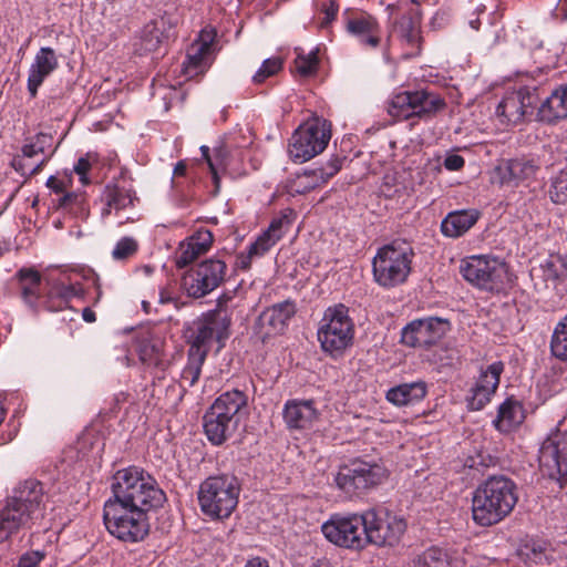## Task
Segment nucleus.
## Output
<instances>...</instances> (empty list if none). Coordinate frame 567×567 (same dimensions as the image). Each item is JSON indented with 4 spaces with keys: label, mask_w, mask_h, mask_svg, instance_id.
Segmentation results:
<instances>
[{
    "label": "nucleus",
    "mask_w": 567,
    "mask_h": 567,
    "mask_svg": "<svg viewBox=\"0 0 567 567\" xmlns=\"http://www.w3.org/2000/svg\"><path fill=\"white\" fill-rule=\"evenodd\" d=\"M45 502L47 496L40 482L27 480L20 483L0 508V542L41 519Z\"/></svg>",
    "instance_id": "obj_1"
},
{
    "label": "nucleus",
    "mask_w": 567,
    "mask_h": 567,
    "mask_svg": "<svg viewBox=\"0 0 567 567\" xmlns=\"http://www.w3.org/2000/svg\"><path fill=\"white\" fill-rule=\"evenodd\" d=\"M518 501L515 483L503 475L491 476L474 492L472 516L481 526H492L508 516Z\"/></svg>",
    "instance_id": "obj_2"
},
{
    "label": "nucleus",
    "mask_w": 567,
    "mask_h": 567,
    "mask_svg": "<svg viewBox=\"0 0 567 567\" xmlns=\"http://www.w3.org/2000/svg\"><path fill=\"white\" fill-rule=\"evenodd\" d=\"M112 492V499L132 506L136 505L144 511L161 506L166 498L155 478L136 466H130L115 473Z\"/></svg>",
    "instance_id": "obj_3"
},
{
    "label": "nucleus",
    "mask_w": 567,
    "mask_h": 567,
    "mask_svg": "<svg viewBox=\"0 0 567 567\" xmlns=\"http://www.w3.org/2000/svg\"><path fill=\"white\" fill-rule=\"evenodd\" d=\"M247 396L239 390L220 394L204 415V431L214 445L229 439L237 430Z\"/></svg>",
    "instance_id": "obj_4"
},
{
    "label": "nucleus",
    "mask_w": 567,
    "mask_h": 567,
    "mask_svg": "<svg viewBox=\"0 0 567 567\" xmlns=\"http://www.w3.org/2000/svg\"><path fill=\"white\" fill-rule=\"evenodd\" d=\"M103 518L107 532L125 543L141 542L150 532L146 511L136 505L109 498L104 504Z\"/></svg>",
    "instance_id": "obj_5"
},
{
    "label": "nucleus",
    "mask_w": 567,
    "mask_h": 567,
    "mask_svg": "<svg viewBox=\"0 0 567 567\" xmlns=\"http://www.w3.org/2000/svg\"><path fill=\"white\" fill-rule=\"evenodd\" d=\"M239 484L228 475L210 476L198 489L202 512L212 519H224L231 515L238 504Z\"/></svg>",
    "instance_id": "obj_6"
},
{
    "label": "nucleus",
    "mask_w": 567,
    "mask_h": 567,
    "mask_svg": "<svg viewBox=\"0 0 567 567\" xmlns=\"http://www.w3.org/2000/svg\"><path fill=\"white\" fill-rule=\"evenodd\" d=\"M446 103L441 95L427 90L401 91L388 101V113L398 121L432 120L443 111Z\"/></svg>",
    "instance_id": "obj_7"
},
{
    "label": "nucleus",
    "mask_w": 567,
    "mask_h": 567,
    "mask_svg": "<svg viewBox=\"0 0 567 567\" xmlns=\"http://www.w3.org/2000/svg\"><path fill=\"white\" fill-rule=\"evenodd\" d=\"M365 511L332 514L321 525L324 538L340 548L363 550L368 547Z\"/></svg>",
    "instance_id": "obj_8"
},
{
    "label": "nucleus",
    "mask_w": 567,
    "mask_h": 567,
    "mask_svg": "<svg viewBox=\"0 0 567 567\" xmlns=\"http://www.w3.org/2000/svg\"><path fill=\"white\" fill-rule=\"evenodd\" d=\"M317 334L324 352L331 355L343 353L351 346L354 336L349 309L341 303L329 307L323 313Z\"/></svg>",
    "instance_id": "obj_9"
},
{
    "label": "nucleus",
    "mask_w": 567,
    "mask_h": 567,
    "mask_svg": "<svg viewBox=\"0 0 567 567\" xmlns=\"http://www.w3.org/2000/svg\"><path fill=\"white\" fill-rule=\"evenodd\" d=\"M331 138V124L321 117H312L292 134L288 153L293 162L305 163L322 153Z\"/></svg>",
    "instance_id": "obj_10"
},
{
    "label": "nucleus",
    "mask_w": 567,
    "mask_h": 567,
    "mask_svg": "<svg viewBox=\"0 0 567 567\" xmlns=\"http://www.w3.org/2000/svg\"><path fill=\"white\" fill-rule=\"evenodd\" d=\"M460 272L466 281L487 291L501 290L508 277L506 264L489 254L463 258Z\"/></svg>",
    "instance_id": "obj_11"
},
{
    "label": "nucleus",
    "mask_w": 567,
    "mask_h": 567,
    "mask_svg": "<svg viewBox=\"0 0 567 567\" xmlns=\"http://www.w3.org/2000/svg\"><path fill=\"white\" fill-rule=\"evenodd\" d=\"M365 519L368 547H394L408 528L402 516L384 507L365 509Z\"/></svg>",
    "instance_id": "obj_12"
},
{
    "label": "nucleus",
    "mask_w": 567,
    "mask_h": 567,
    "mask_svg": "<svg viewBox=\"0 0 567 567\" xmlns=\"http://www.w3.org/2000/svg\"><path fill=\"white\" fill-rule=\"evenodd\" d=\"M538 462L542 473L559 483H567V432L559 429L551 431L543 441Z\"/></svg>",
    "instance_id": "obj_13"
},
{
    "label": "nucleus",
    "mask_w": 567,
    "mask_h": 567,
    "mask_svg": "<svg viewBox=\"0 0 567 567\" xmlns=\"http://www.w3.org/2000/svg\"><path fill=\"white\" fill-rule=\"evenodd\" d=\"M388 475L385 467L379 463L354 461L341 468L336 476L337 486L346 493H355L380 484Z\"/></svg>",
    "instance_id": "obj_14"
},
{
    "label": "nucleus",
    "mask_w": 567,
    "mask_h": 567,
    "mask_svg": "<svg viewBox=\"0 0 567 567\" xmlns=\"http://www.w3.org/2000/svg\"><path fill=\"white\" fill-rule=\"evenodd\" d=\"M412 250H378L372 261L373 276L382 287L403 282L409 272Z\"/></svg>",
    "instance_id": "obj_15"
},
{
    "label": "nucleus",
    "mask_w": 567,
    "mask_h": 567,
    "mask_svg": "<svg viewBox=\"0 0 567 567\" xmlns=\"http://www.w3.org/2000/svg\"><path fill=\"white\" fill-rule=\"evenodd\" d=\"M225 270V262L218 259L200 262L184 278L187 295L193 298H202L210 293L223 281Z\"/></svg>",
    "instance_id": "obj_16"
},
{
    "label": "nucleus",
    "mask_w": 567,
    "mask_h": 567,
    "mask_svg": "<svg viewBox=\"0 0 567 567\" xmlns=\"http://www.w3.org/2000/svg\"><path fill=\"white\" fill-rule=\"evenodd\" d=\"M537 103L538 94L535 87H520L503 97L496 109V114L502 123L516 125L522 123L527 115L533 114Z\"/></svg>",
    "instance_id": "obj_17"
},
{
    "label": "nucleus",
    "mask_w": 567,
    "mask_h": 567,
    "mask_svg": "<svg viewBox=\"0 0 567 567\" xmlns=\"http://www.w3.org/2000/svg\"><path fill=\"white\" fill-rule=\"evenodd\" d=\"M449 328V322L440 318L415 319L402 329L401 341L408 347L427 348L439 342Z\"/></svg>",
    "instance_id": "obj_18"
},
{
    "label": "nucleus",
    "mask_w": 567,
    "mask_h": 567,
    "mask_svg": "<svg viewBox=\"0 0 567 567\" xmlns=\"http://www.w3.org/2000/svg\"><path fill=\"white\" fill-rule=\"evenodd\" d=\"M503 371L504 364L501 361H495L480 370L478 377L466 396L470 410L480 411L491 402L498 388Z\"/></svg>",
    "instance_id": "obj_19"
},
{
    "label": "nucleus",
    "mask_w": 567,
    "mask_h": 567,
    "mask_svg": "<svg viewBox=\"0 0 567 567\" xmlns=\"http://www.w3.org/2000/svg\"><path fill=\"white\" fill-rule=\"evenodd\" d=\"M501 184L508 186L530 185L540 171V162L536 157L519 156L502 161L495 168Z\"/></svg>",
    "instance_id": "obj_20"
},
{
    "label": "nucleus",
    "mask_w": 567,
    "mask_h": 567,
    "mask_svg": "<svg viewBox=\"0 0 567 567\" xmlns=\"http://www.w3.org/2000/svg\"><path fill=\"white\" fill-rule=\"evenodd\" d=\"M228 321L220 312L210 311L194 322V332L190 336L189 350H198L206 357L208 348L214 340L226 338Z\"/></svg>",
    "instance_id": "obj_21"
},
{
    "label": "nucleus",
    "mask_w": 567,
    "mask_h": 567,
    "mask_svg": "<svg viewBox=\"0 0 567 567\" xmlns=\"http://www.w3.org/2000/svg\"><path fill=\"white\" fill-rule=\"evenodd\" d=\"M296 313V305L286 300L264 310L258 317L256 330L262 340L285 331Z\"/></svg>",
    "instance_id": "obj_22"
},
{
    "label": "nucleus",
    "mask_w": 567,
    "mask_h": 567,
    "mask_svg": "<svg viewBox=\"0 0 567 567\" xmlns=\"http://www.w3.org/2000/svg\"><path fill=\"white\" fill-rule=\"evenodd\" d=\"M215 35L213 29H204L198 39L188 48L186 60L183 62V73L186 76L193 78L208 69Z\"/></svg>",
    "instance_id": "obj_23"
},
{
    "label": "nucleus",
    "mask_w": 567,
    "mask_h": 567,
    "mask_svg": "<svg viewBox=\"0 0 567 567\" xmlns=\"http://www.w3.org/2000/svg\"><path fill=\"white\" fill-rule=\"evenodd\" d=\"M52 142L53 137L50 134H37L22 146V157L13 159V167L17 171H21L23 174H25L27 165L23 163V159L42 155L43 157L29 169V175L38 174L40 171H42L43 166L48 163L49 158L54 153V150H52Z\"/></svg>",
    "instance_id": "obj_24"
},
{
    "label": "nucleus",
    "mask_w": 567,
    "mask_h": 567,
    "mask_svg": "<svg viewBox=\"0 0 567 567\" xmlns=\"http://www.w3.org/2000/svg\"><path fill=\"white\" fill-rule=\"evenodd\" d=\"M413 7L414 0H398L394 3L388 4L386 10L391 17L403 13L401 19L395 22V31L413 48H419V20L414 17Z\"/></svg>",
    "instance_id": "obj_25"
},
{
    "label": "nucleus",
    "mask_w": 567,
    "mask_h": 567,
    "mask_svg": "<svg viewBox=\"0 0 567 567\" xmlns=\"http://www.w3.org/2000/svg\"><path fill=\"white\" fill-rule=\"evenodd\" d=\"M341 168V159L332 158L326 166H321L315 169L305 171L298 174L291 182V192L297 194H306L320 187L334 176Z\"/></svg>",
    "instance_id": "obj_26"
},
{
    "label": "nucleus",
    "mask_w": 567,
    "mask_h": 567,
    "mask_svg": "<svg viewBox=\"0 0 567 567\" xmlns=\"http://www.w3.org/2000/svg\"><path fill=\"white\" fill-rule=\"evenodd\" d=\"M284 419L289 429L310 430L319 420L312 401L291 400L285 404Z\"/></svg>",
    "instance_id": "obj_27"
},
{
    "label": "nucleus",
    "mask_w": 567,
    "mask_h": 567,
    "mask_svg": "<svg viewBox=\"0 0 567 567\" xmlns=\"http://www.w3.org/2000/svg\"><path fill=\"white\" fill-rule=\"evenodd\" d=\"M58 65L59 62L52 48L45 47L39 50L28 75V91L32 97L37 95L39 86Z\"/></svg>",
    "instance_id": "obj_28"
},
{
    "label": "nucleus",
    "mask_w": 567,
    "mask_h": 567,
    "mask_svg": "<svg viewBox=\"0 0 567 567\" xmlns=\"http://www.w3.org/2000/svg\"><path fill=\"white\" fill-rule=\"evenodd\" d=\"M172 24L168 18L162 16L146 23L140 35L138 45L143 52H153L157 50L161 43L168 38V31Z\"/></svg>",
    "instance_id": "obj_29"
},
{
    "label": "nucleus",
    "mask_w": 567,
    "mask_h": 567,
    "mask_svg": "<svg viewBox=\"0 0 567 567\" xmlns=\"http://www.w3.org/2000/svg\"><path fill=\"white\" fill-rule=\"evenodd\" d=\"M347 30L358 37L362 44L377 48L380 43V28L377 20L367 13H360L347 21Z\"/></svg>",
    "instance_id": "obj_30"
},
{
    "label": "nucleus",
    "mask_w": 567,
    "mask_h": 567,
    "mask_svg": "<svg viewBox=\"0 0 567 567\" xmlns=\"http://www.w3.org/2000/svg\"><path fill=\"white\" fill-rule=\"evenodd\" d=\"M477 209H463L450 213L441 224L442 233L447 237H458L466 233L480 218Z\"/></svg>",
    "instance_id": "obj_31"
},
{
    "label": "nucleus",
    "mask_w": 567,
    "mask_h": 567,
    "mask_svg": "<svg viewBox=\"0 0 567 567\" xmlns=\"http://www.w3.org/2000/svg\"><path fill=\"white\" fill-rule=\"evenodd\" d=\"M426 384L423 381L402 383L386 391V400L396 405L404 406L414 404L426 395Z\"/></svg>",
    "instance_id": "obj_32"
},
{
    "label": "nucleus",
    "mask_w": 567,
    "mask_h": 567,
    "mask_svg": "<svg viewBox=\"0 0 567 567\" xmlns=\"http://www.w3.org/2000/svg\"><path fill=\"white\" fill-rule=\"evenodd\" d=\"M542 121L555 122L567 117V85L555 90L539 106Z\"/></svg>",
    "instance_id": "obj_33"
},
{
    "label": "nucleus",
    "mask_w": 567,
    "mask_h": 567,
    "mask_svg": "<svg viewBox=\"0 0 567 567\" xmlns=\"http://www.w3.org/2000/svg\"><path fill=\"white\" fill-rule=\"evenodd\" d=\"M525 419L523 405L515 400L508 399L498 409V414L494 421L497 430L509 432L512 429L520 425Z\"/></svg>",
    "instance_id": "obj_34"
},
{
    "label": "nucleus",
    "mask_w": 567,
    "mask_h": 567,
    "mask_svg": "<svg viewBox=\"0 0 567 567\" xmlns=\"http://www.w3.org/2000/svg\"><path fill=\"white\" fill-rule=\"evenodd\" d=\"M290 226L291 220L287 214L274 218L268 229L251 243L249 248H270L271 246H275Z\"/></svg>",
    "instance_id": "obj_35"
},
{
    "label": "nucleus",
    "mask_w": 567,
    "mask_h": 567,
    "mask_svg": "<svg viewBox=\"0 0 567 567\" xmlns=\"http://www.w3.org/2000/svg\"><path fill=\"white\" fill-rule=\"evenodd\" d=\"M137 353L143 364L154 368H164L163 341L156 337L143 338L138 341Z\"/></svg>",
    "instance_id": "obj_36"
},
{
    "label": "nucleus",
    "mask_w": 567,
    "mask_h": 567,
    "mask_svg": "<svg viewBox=\"0 0 567 567\" xmlns=\"http://www.w3.org/2000/svg\"><path fill=\"white\" fill-rule=\"evenodd\" d=\"M200 152L203 158L208 164L215 183L217 184L219 179V173L225 172L229 165L230 154L228 148L223 143H220L213 148V153H210L209 147L206 145L200 147Z\"/></svg>",
    "instance_id": "obj_37"
},
{
    "label": "nucleus",
    "mask_w": 567,
    "mask_h": 567,
    "mask_svg": "<svg viewBox=\"0 0 567 567\" xmlns=\"http://www.w3.org/2000/svg\"><path fill=\"white\" fill-rule=\"evenodd\" d=\"M546 279L557 280L567 278V250H554L540 264Z\"/></svg>",
    "instance_id": "obj_38"
},
{
    "label": "nucleus",
    "mask_w": 567,
    "mask_h": 567,
    "mask_svg": "<svg viewBox=\"0 0 567 567\" xmlns=\"http://www.w3.org/2000/svg\"><path fill=\"white\" fill-rule=\"evenodd\" d=\"M18 277L24 301L33 306L40 296V274L32 268H22Z\"/></svg>",
    "instance_id": "obj_39"
},
{
    "label": "nucleus",
    "mask_w": 567,
    "mask_h": 567,
    "mask_svg": "<svg viewBox=\"0 0 567 567\" xmlns=\"http://www.w3.org/2000/svg\"><path fill=\"white\" fill-rule=\"evenodd\" d=\"M550 351L556 359L567 362V315L554 328Z\"/></svg>",
    "instance_id": "obj_40"
},
{
    "label": "nucleus",
    "mask_w": 567,
    "mask_h": 567,
    "mask_svg": "<svg viewBox=\"0 0 567 567\" xmlns=\"http://www.w3.org/2000/svg\"><path fill=\"white\" fill-rule=\"evenodd\" d=\"M205 355L198 350L188 351V362L182 371V382L188 386H193L199 378L202 365L205 361Z\"/></svg>",
    "instance_id": "obj_41"
},
{
    "label": "nucleus",
    "mask_w": 567,
    "mask_h": 567,
    "mask_svg": "<svg viewBox=\"0 0 567 567\" xmlns=\"http://www.w3.org/2000/svg\"><path fill=\"white\" fill-rule=\"evenodd\" d=\"M518 555L526 561L542 565L546 560V554L540 543L533 539L526 540L518 549Z\"/></svg>",
    "instance_id": "obj_42"
},
{
    "label": "nucleus",
    "mask_w": 567,
    "mask_h": 567,
    "mask_svg": "<svg viewBox=\"0 0 567 567\" xmlns=\"http://www.w3.org/2000/svg\"><path fill=\"white\" fill-rule=\"evenodd\" d=\"M297 72L302 76H309L317 72L319 66L318 49L312 50L308 54L298 52L295 59Z\"/></svg>",
    "instance_id": "obj_43"
},
{
    "label": "nucleus",
    "mask_w": 567,
    "mask_h": 567,
    "mask_svg": "<svg viewBox=\"0 0 567 567\" xmlns=\"http://www.w3.org/2000/svg\"><path fill=\"white\" fill-rule=\"evenodd\" d=\"M446 565L444 553L437 548H430L413 560L412 567H446Z\"/></svg>",
    "instance_id": "obj_44"
},
{
    "label": "nucleus",
    "mask_w": 567,
    "mask_h": 567,
    "mask_svg": "<svg viewBox=\"0 0 567 567\" xmlns=\"http://www.w3.org/2000/svg\"><path fill=\"white\" fill-rule=\"evenodd\" d=\"M132 204L133 197L126 190L120 188L110 189L106 194L107 208L104 210V214H110L112 208L120 210Z\"/></svg>",
    "instance_id": "obj_45"
},
{
    "label": "nucleus",
    "mask_w": 567,
    "mask_h": 567,
    "mask_svg": "<svg viewBox=\"0 0 567 567\" xmlns=\"http://www.w3.org/2000/svg\"><path fill=\"white\" fill-rule=\"evenodd\" d=\"M58 208L69 210L71 213H79L84 210L85 195L83 193H64L56 203Z\"/></svg>",
    "instance_id": "obj_46"
},
{
    "label": "nucleus",
    "mask_w": 567,
    "mask_h": 567,
    "mask_svg": "<svg viewBox=\"0 0 567 567\" xmlns=\"http://www.w3.org/2000/svg\"><path fill=\"white\" fill-rule=\"evenodd\" d=\"M550 198L556 204L567 203V169L560 171L553 182Z\"/></svg>",
    "instance_id": "obj_47"
},
{
    "label": "nucleus",
    "mask_w": 567,
    "mask_h": 567,
    "mask_svg": "<svg viewBox=\"0 0 567 567\" xmlns=\"http://www.w3.org/2000/svg\"><path fill=\"white\" fill-rule=\"evenodd\" d=\"M282 68L280 58H270L264 61L259 70L252 76L255 83H262L266 79L277 74Z\"/></svg>",
    "instance_id": "obj_48"
},
{
    "label": "nucleus",
    "mask_w": 567,
    "mask_h": 567,
    "mask_svg": "<svg viewBox=\"0 0 567 567\" xmlns=\"http://www.w3.org/2000/svg\"><path fill=\"white\" fill-rule=\"evenodd\" d=\"M213 241L212 231L200 228L187 238V248H210Z\"/></svg>",
    "instance_id": "obj_49"
},
{
    "label": "nucleus",
    "mask_w": 567,
    "mask_h": 567,
    "mask_svg": "<svg viewBox=\"0 0 567 567\" xmlns=\"http://www.w3.org/2000/svg\"><path fill=\"white\" fill-rule=\"evenodd\" d=\"M95 161L96 159L91 154H86L85 156L80 157L74 165V172L80 176V182L83 185L90 184L87 174L91 169L92 163Z\"/></svg>",
    "instance_id": "obj_50"
},
{
    "label": "nucleus",
    "mask_w": 567,
    "mask_h": 567,
    "mask_svg": "<svg viewBox=\"0 0 567 567\" xmlns=\"http://www.w3.org/2000/svg\"><path fill=\"white\" fill-rule=\"evenodd\" d=\"M339 4L336 0H324L321 4V12L324 14L320 22L321 28L328 27L338 16Z\"/></svg>",
    "instance_id": "obj_51"
},
{
    "label": "nucleus",
    "mask_w": 567,
    "mask_h": 567,
    "mask_svg": "<svg viewBox=\"0 0 567 567\" xmlns=\"http://www.w3.org/2000/svg\"><path fill=\"white\" fill-rule=\"evenodd\" d=\"M44 557L45 554L41 550L27 551L20 557L17 567H38Z\"/></svg>",
    "instance_id": "obj_52"
},
{
    "label": "nucleus",
    "mask_w": 567,
    "mask_h": 567,
    "mask_svg": "<svg viewBox=\"0 0 567 567\" xmlns=\"http://www.w3.org/2000/svg\"><path fill=\"white\" fill-rule=\"evenodd\" d=\"M200 250H182L179 255L174 257V262L177 268L182 269L187 267L189 264L198 258Z\"/></svg>",
    "instance_id": "obj_53"
},
{
    "label": "nucleus",
    "mask_w": 567,
    "mask_h": 567,
    "mask_svg": "<svg viewBox=\"0 0 567 567\" xmlns=\"http://www.w3.org/2000/svg\"><path fill=\"white\" fill-rule=\"evenodd\" d=\"M464 158L457 154H451L444 159V167L449 171H458L464 166Z\"/></svg>",
    "instance_id": "obj_54"
},
{
    "label": "nucleus",
    "mask_w": 567,
    "mask_h": 567,
    "mask_svg": "<svg viewBox=\"0 0 567 567\" xmlns=\"http://www.w3.org/2000/svg\"><path fill=\"white\" fill-rule=\"evenodd\" d=\"M47 186L54 192L55 194H61V196L66 190V184L64 181L56 178L55 176H50L47 181Z\"/></svg>",
    "instance_id": "obj_55"
},
{
    "label": "nucleus",
    "mask_w": 567,
    "mask_h": 567,
    "mask_svg": "<svg viewBox=\"0 0 567 567\" xmlns=\"http://www.w3.org/2000/svg\"><path fill=\"white\" fill-rule=\"evenodd\" d=\"M138 243L132 237H123L117 244L115 248H137Z\"/></svg>",
    "instance_id": "obj_56"
},
{
    "label": "nucleus",
    "mask_w": 567,
    "mask_h": 567,
    "mask_svg": "<svg viewBox=\"0 0 567 567\" xmlns=\"http://www.w3.org/2000/svg\"><path fill=\"white\" fill-rule=\"evenodd\" d=\"M259 250H248V254L247 255H244L240 257L239 259V267L243 268V269H247L249 267V264H250V259L252 257V255H257Z\"/></svg>",
    "instance_id": "obj_57"
},
{
    "label": "nucleus",
    "mask_w": 567,
    "mask_h": 567,
    "mask_svg": "<svg viewBox=\"0 0 567 567\" xmlns=\"http://www.w3.org/2000/svg\"><path fill=\"white\" fill-rule=\"evenodd\" d=\"M557 18H560L561 21L567 20V0H559V4L557 7Z\"/></svg>",
    "instance_id": "obj_58"
},
{
    "label": "nucleus",
    "mask_w": 567,
    "mask_h": 567,
    "mask_svg": "<svg viewBox=\"0 0 567 567\" xmlns=\"http://www.w3.org/2000/svg\"><path fill=\"white\" fill-rule=\"evenodd\" d=\"M245 567H269L268 561L266 559L255 557L247 561Z\"/></svg>",
    "instance_id": "obj_59"
},
{
    "label": "nucleus",
    "mask_w": 567,
    "mask_h": 567,
    "mask_svg": "<svg viewBox=\"0 0 567 567\" xmlns=\"http://www.w3.org/2000/svg\"><path fill=\"white\" fill-rule=\"evenodd\" d=\"M186 163L184 161H179L174 167V176H184L186 174Z\"/></svg>",
    "instance_id": "obj_60"
},
{
    "label": "nucleus",
    "mask_w": 567,
    "mask_h": 567,
    "mask_svg": "<svg viewBox=\"0 0 567 567\" xmlns=\"http://www.w3.org/2000/svg\"><path fill=\"white\" fill-rule=\"evenodd\" d=\"M132 252H134V250H113V258L121 260L131 256Z\"/></svg>",
    "instance_id": "obj_61"
},
{
    "label": "nucleus",
    "mask_w": 567,
    "mask_h": 567,
    "mask_svg": "<svg viewBox=\"0 0 567 567\" xmlns=\"http://www.w3.org/2000/svg\"><path fill=\"white\" fill-rule=\"evenodd\" d=\"M82 317H83V319L86 322H94L95 321V313L91 309H89V308H85L83 310Z\"/></svg>",
    "instance_id": "obj_62"
},
{
    "label": "nucleus",
    "mask_w": 567,
    "mask_h": 567,
    "mask_svg": "<svg viewBox=\"0 0 567 567\" xmlns=\"http://www.w3.org/2000/svg\"><path fill=\"white\" fill-rule=\"evenodd\" d=\"M2 399L3 396L0 395V423L3 421L4 419V414H6V410L2 406Z\"/></svg>",
    "instance_id": "obj_63"
},
{
    "label": "nucleus",
    "mask_w": 567,
    "mask_h": 567,
    "mask_svg": "<svg viewBox=\"0 0 567 567\" xmlns=\"http://www.w3.org/2000/svg\"><path fill=\"white\" fill-rule=\"evenodd\" d=\"M311 567H332V566L327 561H318L317 564L312 565Z\"/></svg>",
    "instance_id": "obj_64"
}]
</instances>
